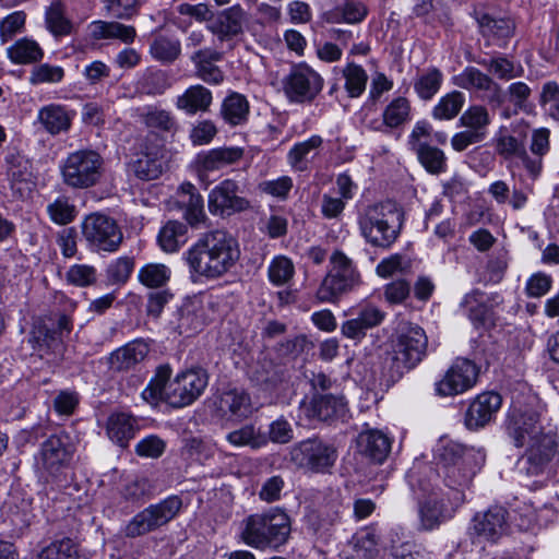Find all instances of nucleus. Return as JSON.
Instances as JSON below:
<instances>
[{
	"label": "nucleus",
	"mask_w": 559,
	"mask_h": 559,
	"mask_svg": "<svg viewBox=\"0 0 559 559\" xmlns=\"http://www.w3.org/2000/svg\"><path fill=\"white\" fill-rule=\"evenodd\" d=\"M508 511L503 507L495 506L473 519V528L479 536L497 540L508 530Z\"/></svg>",
	"instance_id": "obj_24"
},
{
	"label": "nucleus",
	"mask_w": 559,
	"mask_h": 559,
	"mask_svg": "<svg viewBox=\"0 0 559 559\" xmlns=\"http://www.w3.org/2000/svg\"><path fill=\"white\" fill-rule=\"evenodd\" d=\"M227 441L235 447H250L260 449L267 443V438L263 436L253 425H245L239 429L230 431L226 436Z\"/></svg>",
	"instance_id": "obj_53"
},
{
	"label": "nucleus",
	"mask_w": 559,
	"mask_h": 559,
	"mask_svg": "<svg viewBox=\"0 0 559 559\" xmlns=\"http://www.w3.org/2000/svg\"><path fill=\"white\" fill-rule=\"evenodd\" d=\"M290 533L288 515L274 508L267 512L249 515L245 520L242 540L254 548L278 547L286 543Z\"/></svg>",
	"instance_id": "obj_7"
},
{
	"label": "nucleus",
	"mask_w": 559,
	"mask_h": 559,
	"mask_svg": "<svg viewBox=\"0 0 559 559\" xmlns=\"http://www.w3.org/2000/svg\"><path fill=\"white\" fill-rule=\"evenodd\" d=\"M452 495L442 492L441 489H431L419 506L420 524L425 531H431L445 519L452 516L460 506L451 501Z\"/></svg>",
	"instance_id": "obj_18"
},
{
	"label": "nucleus",
	"mask_w": 559,
	"mask_h": 559,
	"mask_svg": "<svg viewBox=\"0 0 559 559\" xmlns=\"http://www.w3.org/2000/svg\"><path fill=\"white\" fill-rule=\"evenodd\" d=\"M527 135V126L524 124L523 129L519 131V135L500 134L496 140V152L503 159L509 160L518 158L525 148V139Z\"/></svg>",
	"instance_id": "obj_48"
},
{
	"label": "nucleus",
	"mask_w": 559,
	"mask_h": 559,
	"mask_svg": "<svg viewBox=\"0 0 559 559\" xmlns=\"http://www.w3.org/2000/svg\"><path fill=\"white\" fill-rule=\"evenodd\" d=\"M493 80L475 67H466L460 74L453 76V84L464 90L483 92Z\"/></svg>",
	"instance_id": "obj_55"
},
{
	"label": "nucleus",
	"mask_w": 559,
	"mask_h": 559,
	"mask_svg": "<svg viewBox=\"0 0 559 559\" xmlns=\"http://www.w3.org/2000/svg\"><path fill=\"white\" fill-rule=\"evenodd\" d=\"M136 420L127 413H115L107 420V436L111 441L124 448L134 437L136 431Z\"/></svg>",
	"instance_id": "obj_34"
},
{
	"label": "nucleus",
	"mask_w": 559,
	"mask_h": 559,
	"mask_svg": "<svg viewBox=\"0 0 559 559\" xmlns=\"http://www.w3.org/2000/svg\"><path fill=\"white\" fill-rule=\"evenodd\" d=\"M427 347L428 337L421 326L414 323L401 324L392 340V352L384 362L390 380L395 382L414 369L425 358Z\"/></svg>",
	"instance_id": "obj_5"
},
{
	"label": "nucleus",
	"mask_w": 559,
	"mask_h": 559,
	"mask_svg": "<svg viewBox=\"0 0 559 559\" xmlns=\"http://www.w3.org/2000/svg\"><path fill=\"white\" fill-rule=\"evenodd\" d=\"M460 124L473 132H477L481 138H486L487 127L490 124V117L487 108L481 105L468 107L460 117Z\"/></svg>",
	"instance_id": "obj_52"
},
{
	"label": "nucleus",
	"mask_w": 559,
	"mask_h": 559,
	"mask_svg": "<svg viewBox=\"0 0 559 559\" xmlns=\"http://www.w3.org/2000/svg\"><path fill=\"white\" fill-rule=\"evenodd\" d=\"M218 409L224 414L246 417L250 413L249 395L238 389L224 391L218 399Z\"/></svg>",
	"instance_id": "obj_44"
},
{
	"label": "nucleus",
	"mask_w": 559,
	"mask_h": 559,
	"mask_svg": "<svg viewBox=\"0 0 559 559\" xmlns=\"http://www.w3.org/2000/svg\"><path fill=\"white\" fill-rule=\"evenodd\" d=\"M464 103L465 97L463 93L452 91L439 99L431 115L436 120H451L459 115Z\"/></svg>",
	"instance_id": "obj_51"
},
{
	"label": "nucleus",
	"mask_w": 559,
	"mask_h": 559,
	"mask_svg": "<svg viewBox=\"0 0 559 559\" xmlns=\"http://www.w3.org/2000/svg\"><path fill=\"white\" fill-rule=\"evenodd\" d=\"M171 368L168 365L159 366L154 378L142 392V397L156 404L165 401L173 407H185L198 400L207 386L209 376L202 368H191L178 373L169 381Z\"/></svg>",
	"instance_id": "obj_3"
},
{
	"label": "nucleus",
	"mask_w": 559,
	"mask_h": 559,
	"mask_svg": "<svg viewBox=\"0 0 559 559\" xmlns=\"http://www.w3.org/2000/svg\"><path fill=\"white\" fill-rule=\"evenodd\" d=\"M246 12L240 4H235L219 12L210 27L219 41L230 40L243 33Z\"/></svg>",
	"instance_id": "obj_28"
},
{
	"label": "nucleus",
	"mask_w": 559,
	"mask_h": 559,
	"mask_svg": "<svg viewBox=\"0 0 559 559\" xmlns=\"http://www.w3.org/2000/svg\"><path fill=\"white\" fill-rule=\"evenodd\" d=\"M506 431L516 448L527 445V475L537 476L550 468L558 452L557 435L552 430H545L542 407L537 403L514 405L509 412Z\"/></svg>",
	"instance_id": "obj_1"
},
{
	"label": "nucleus",
	"mask_w": 559,
	"mask_h": 559,
	"mask_svg": "<svg viewBox=\"0 0 559 559\" xmlns=\"http://www.w3.org/2000/svg\"><path fill=\"white\" fill-rule=\"evenodd\" d=\"M81 233L87 248L94 252H115L123 241V234L117 221L99 212L84 217Z\"/></svg>",
	"instance_id": "obj_11"
},
{
	"label": "nucleus",
	"mask_w": 559,
	"mask_h": 559,
	"mask_svg": "<svg viewBox=\"0 0 559 559\" xmlns=\"http://www.w3.org/2000/svg\"><path fill=\"white\" fill-rule=\"evenodd\" d=\"M320 135H312L304 142L296 143L287 154L288 164L297 171L308 168V156L322 145Z\"/></svg>",
	"instance_id": "obj_47"
},
{
	"label": "nucleus",
	"mask_w": 559,
	"mask_h": 559,
	"mask_svg": "<svg viewBox=\"0 0 559 559\" xmlns=\"http://www.w3.org/2000/svg\"><path fill=\"white\" fill-rule=\"evenodd\" d=\"M539 104L549 116L559 121V85L555 81H548L543 85Z\"/></svg>",
	"instance_id": "obj_61"
},
{
	"label": "nucleus",
	"mask_w": 559,
	"mask_h": 559,
	"mask_svg": "<svg viewBox=\"0 0 559 559\" xmlns=\"http://www.w3.org/2000/svg\"><path fill=\"white\" fill-rule=\"evenodd\" d=\"M290 373L288 368L271 359H263L260 361L255 371V380L258 384L270 393L285 392L289 386Z\"/></svg>",
	"instance_id": "obj_23"
},
{
	"label": "nucleus",
	"mask_w": 559,
	"mask_h": 559,
	"mask_svg": "<svg viewBox=\"0 0 559 559\" xmlns=\"http://www.w3.org/2000/svg\"><path fill=\"white\" fill-rule=\"evenodd\" d=\"M8 58L15 64L38 62L44 57V50L34 39L23 37L7 49Z\"/></svg>",
	"instance_id": "obj_41"
},
{
	"label": "nucleus",
	"mask_w": 559,
	"mask_h": 559,
	"mask_svg": "<svg viewBox=\"0 0 559 559\" xmlns=\"http://www.w3.org/2000/svg\"><path fill=\"white\" fill-rule=\"evenodd\" d=\"M212 100L211 91L198 84L190 86L182 95L178 96L176 106L188 115H195L207 111Z\"/></svg>",
	"instance_id": "obj_35"
},
{
	"label": "nucleus",
	"mask_w": 559,
	"mask_h": 559,
	"mask_svg": "<svg viewBox=\"0 0 559 559\" xmlns=\"http://www.w3.org/2000/svg\"><path fill=\"white\" fill-rule=\"evenodd\" d=\"M157 141L156 135H148L140 144L139 151L128 164L129 171L141 180L157 179L164 169L165 150L162 143H153Z\"/></svg>",
	"instance_id": "obj_15"
},
{
	"label": "nucleus",
	"mask_w": 559,
	"mask_h": 559,
	"mask_svg": "<svg viewBox=\"0 0 559 559\" xmlns=\"http://www.w3.org/2000/svg\"><path fill=\"white\" fill-rule=\"evenodd\" d=\"M444 76L440 69L429 67L417 73L414 79V91L421 100L432 99L440 91Z\"/></svg>",
	"instance_id": "obj_38"
},
{
	"label": "nucleus",
	"mask_w": 559,
	"mask_h": 559,
	"mask_svg": "<svg viewBox=\"0 0 559 559\" xmlns=\"http://www.w3.org/2000/svg\"><path fill=\"white\" fill-rule=\"evenodd\" d=\"M437 459L443 481L449 489L448 492L452 495V503L454 506L463 504L465 489L469 487L477 471L485 463V452L448 441L437 449Z\"/></svg>",
	"instance_id": "obj_4"
},
{
	"label": "nucleus",
	"mask_w": 559,
	"mask_h": 559,
	"mask_svg": "<svg viewBox=\"0 0 559 559\" xmlns=\"http://www.w3.org/2000/svg\"><path fill=\"white\" fill-rule=\"evenodd\" d=\"M180 203L185 209L183 217L191 227H199L206 222L203 198L192 183L181 185Z\"/></svg>",
	"instance_id": "obj_32"
},
{
	"label": "nucleus",
	"mask_w": 559,
	"mask_h": 559,
	"mask_svg": "<svg viewBox=\"0 0 559 559\" xmlns=\"http://www.w3.org/2000/svg\"><path fill=\"white\" fill-rule=\"evenodd\" d=\"M182 508V499L173 495L150 504L136 513L124 526L126 537L135 538L155 532L171 522Z\"/></svg>",
	"instance_id": "obj_9"
},
{
	"label": "nucleus",
	"mask_w": 559,
	"mask_h": 559,
	"mask_svg": "<svg viewBox=\"0 0 559 559\" xmlns=\"http://www.w3.org/2000/svg\"><path fill=\"white\" fill-rule=\"evenodd\" d=\"M357 448L366 457L382 463L391 451V441L382 431L368 429L358 435Z\"/></svg>",
	"instance_id": "obj_30"
},
{
	"label": "nucleus",
	"mask_w": 559,
	"mask_h": 559,
	"mask_svg": "<svg viewBox=\"0 0 559 559\" xmlns=\"http://www.w3.org/2000/svg\"><path fill=\"white\" fill-rule=\"evenodd\" d=\"M501 404V395L496 392H485L477 395L466 411L465 426L469 430L485 427L496 416Z\"/></svg>",
	"instance_id": "obj_20"
},
{
	"label": "nucleus",
	"mask_w": 559,
	"mask_h": 559,
	"mask_svg": "<svg viewBox=\"0 0 559 559\" xmlns=\"http://www.w3.org/2000/svg\"><path fill=\"white\" fill-rule=\"evenodd\" d=\"M336 460V448L320 438L302 440L289 450V462L297 468L310 473H330Z\"/></svg>",
	"instance_id": "obj_10"
},
{
	"label": "nucleus",
	"mask_w": 559,
	"mask_h": 559,
	"mask_svg": "<svg viewBox=\"0 0 559 559\" xmlns=\"http://www.w3.org/2000/svg\"><path fill=\"white\" fill-rule=\"evenodd\" d=\"M171 277V270L163 263H146L138 272L139 282L147 288H163Z\"/></svg>",
	"instance_id": "obj_46"
},
{
	"label": "nucleus",
	"mask_w": 559,
	"mask_h": 559,
	"mask_svg": "<svg viewBox=\"0 0 559 559\" xmlns=\"http://www.w3.org/2000/svg\"><path fill=\"white\" fill-rule=\"evenodd\" d=\"M148 347L142 341H133L110 354L108 364L114 371H127L134 368L147 355Z\"/></svg>",
	"instance_id": "obj_31"
},
{
	"label": "nucleus",
	"mask_w": 559,
	"mask_h": 559,
	"mask_svg": "<svg viewBox=\"0 0 559 559\" xmlns=\"http://www.w3.org/2000/svg\"><path fill=\"white\" fill-rule=\"evenodd\" d=\"M347 412V403L342 395L313 394L307 406V416L321 421L342 418Z\"/></svg>",
	"instance_id": "obj_26"
},
{
	"label": "nucleus",
	"mask_w": 559,
	"mask_h": 559,
	"mask_svg": "<svg viewBox=\"0 0 559 559\" xmlns=\"http://www.w3.org/2000/svg\"><path fill=\"white\" fill-rule=\"evenodd\" d=\"M64 78V70L59 66L41 63L31 70L29 83L33 85L44 83H59Z\"/></svg>",
	"instance_id": "obj_60"
},
{
	"label": "nucleus",
	"mask_w": 559,
	"mask_h": 559,
	"mask_svg": "<svg viewBox=\"0 0 559 559\" xmlns=\"http://www.w3.org/2000/svg\"><path fill=\"white\" fill-rule=\"evenodd\" d=\"M188 227L178 221L167 222L158 234V245L167 253L177 252L187 241Z\"/></svg>",
	"instance_id": "obj_42"
},
{
	"label": "nucleus",
	"mask_w": 559,
	"mask_h": 559,
	"mask_svg": "<svg viewBox=\"0 0 559 559\" xmlns=\"http://www.w3.org/2000/svg\"><path fill=\"white\" fill-rule=\"evenodd\" d=\"M368 14L367 7L356 0H346L323 14V20L326 23H347L357 24L365 20Z\"/></svg>",
	"instance_id": "obj_37"
},
{
	"label": "nucleus",
	"mask_w": 559,
	"mask_h": 559,
	"mask_svg": "<svg viewBox=\"0 0 559 559\" xmlns=\"http://www.w3.org/2000/svg\"><path fill=\"white\" fill-rule=\"evenodd\" d=\"M479 369L467 358H456L444 377L436 384L439 395L451 396L472 389L477 381Z\"/></svg>",
	"instance_id": "obj_17"
},
{
	"label": "nucleus",
	"mask_w": 559,
	"mask_h": 559,
	"mask_svg": "<svg viewBox=\"0 0 559 559\" xmlns=\"http://www.w3.org/2000/svg\"><path fill=\"white\" fill-rule=\"evenodd\" d=\"M248 114L249 103L243 95L233 93L224 99L222 116L228 123L233 126L239 124L247 119Z\"/></svg>",
	"instance_id": "obj_49"
},
{
	"label": "nucleus",
	"mask_w": 559,
	"mask_h": 559,
	"mask_svg": "<svg viewBox=\"0 0 559 559\" xmlns=\"http://www.w3.org/2000/svg\"><path fill=\"white\" fill-rule=\"evenodd\" d=\"M242 156L243 148L241 147H217L199 154L195 164L200 176H203L236 164Z\"/></svg>",
	"instance_id": "obj_27"
},
{
	"label": "nucleus",
	"mask_w": 559,
	"mask_h": 559,
	"mask_svg": "<svg viewBox=\"0 0 559 559\" xmlns=\"http://www.w3.org/2000/svg\"><path fill=\"white\" fill-rule=\"evenodd\" d=\"M78 556L75 543L69 537H63L43 548L35 559H78Z\"/></svg>",
	"instance_id": "obj_57"
},
{
	"label": "nucleus",
	"mask_w": 559,
	"mask_h": 559,
	"mask_svg": "<svg viewBox=\"0 0 559 559\" xmlns=\"http://www.w3.org/2000/svg\"><path fill=\"white\" fill-rule=\"evenodd\" d=\"M75 111L61 104H49L38 110V121L50 135L68 132Z\"/></svg>",
	"instance_id": "obj_29"
},
{
	"label": "nucleus",
	"mask_w": 559,
	"mask_h": 559,
	"mask_svg": "<svg viewBox=\"0 0 559 559\" xmlns=\"http://www.w3.org/2000/svg\"><path fill=\"white\" fill-rule=\"evenodd\" d=\"M323 79L306 63L294 66L283 80V90L290 102H312L322 91Z\"/></svg>",
	"instance_id": "obj_13"
},
{
	"label": "nucleus",
	"mask_w": 559,
	"mask_h": 559,
	"mask_svg": "<svg viewBox=\"0 0 559 559\" xmlns=\"http://www.w3.org/2000/svg\"><path fill=\"white\" fill-rule=\"evenodd\" d=\"M330 262L332 267L317 290V298L322 302L337 301L359 283V273L345 253L334 251Z\"/></svg>",
	"instance_id": "obj_12"
},
{
	"label": "nucleus",
	"mask_w": 559,
	"mask_h": 559,
	"mask_svg": "<svg viewBox=\"0 0 559 559\" xmlns=\"http://www.w3.org/2000/svg\"><path fill=\"white\" fill-rule=\"evenodd\" d=\"M411 102L403 96L392 99L382 112V123L373 126L374 131H384V128L397 129L411 120Z\"/></svg>",
	"instance_id": "obj_36"
},
{
	"label": "nucleus",
	"mask_w": 559,
	"mask_h": 559,
	"mask_svg": "<svg viewBox=\"0 0 559 559\" xmlns=\"http://www.w3.org/2000/svg\"><path fill=\"white\" fill-rule=\"evenodd\" d=\"M207 207L212 215L225 218L249 210L251 203L240 195L237 181L225 179L210 191Z\"/></svg>",
	"instance_id": "obj_16"
},
{
	"label": "nucleus",
	"mask_w": 559,
	"mask_h": 559,
	"mask_svg": "<svg viewBox=\"0 0 559 559\" xmlns=\"http://www.w3.org/2000/svg\"><path fill=\"white\" fill-rule=\"evenodd\" d=\"M96 278L95 267L86 264H74L67 272V281L79 287L91 286Z\"/></svg>",
	"instance_id": "obj_64"
},
{
	"label": "nucleus",
	"mask_w": 559,
	"mask_h": 559,
	"mask_svg": "<svg viewBox=\"0 0 559 559\" xmlns=\"http://www.w3.org/2000/svg\"><path fill=\"white\" fill-rule=\"evenodd\" d=\"M477 63L501 81H511L513 79L520 78L524 72V69L521 64H515L511 59H508L502 55L491 57L489 59L478 60Z\"/></svg>",
	"instance_id": "obj_43"
},
{
	"label": "nucleus",
	"mask_w": 559,
	"mask_h": 559,
	"mask_svg": "<svg viewBox=\"0 0 559 559\" xmlns=\"http://www.w3.org/2000/svg\"><path fill=\"white\" fill-rule=\"evenodd\" d=\"M63 182L73 189H87L102 178L104 159L93 150L70 153L60 166Z\"/></svg>",
	"instance_id": "obj_8"
},
{
	"label": "nucleus",
	"mask_w": 559,
	"mask_h": 559,
	"mask_svg": "<svg viewBox=\"0 0 559 559\" xmlns=\"http://www.w3.org/2000/svg\"><path fill=\"white\" fill-rule=\"evenodd\" d=\"M8 162V177L13 195L16 199H27L34 188L32 165L21 155H10Z\"/></svg>",
	"instance_id": "obj_22"
},
{
	"label": "nucleus",
	"mask_w": 559,
	"mask_h": 559,
	"mask_svg": "<svg viewBox=\"0 0 559 559\" xmlns=\"http://www.w3.org/2000/svg\"><path fill=\"white\" fill-rule=\"evenodd\" d=\"M142 122L150 129L174 134L178 129L175 117L165 109L150 107L141 115Z\"/></svg>",
	"instance_id": "obj_50"
},
{
	"label": "nucleus",
	"mask_w": 559,
	"mask_h": 559,
	"mask_svg": "<svg viewBox=\"0 0 559 559\" xmlns=\"http://www.w3.org/2000/svg\"><path fill=\"white\" fill-rule=\"evenodd\" d=\"M134 269V259L120 257L116 259L107 270V276L114 284H124Z\"/></svg>",
	"instance_id": "obj_63"
},
{
	"label": "nucleus",
	"mask_w": 559,
	"mask_h": 559,
	"mask_svg": "<svg viewBox=\"0 0 559 559\" xmlns=\"http://www.w3.org/2000/svg\"><path fill=\"white\" fill-rule=\"evenodd\" d=\"M26 13L14 11L0 21V40L7 44L25 29Z\"/></svg>",
	"instance_id": "obj_59"
},
{
	"label": "nucleus",
	"mask_w": 559,
	"mask_h": 559,
	"mask_svg": "<svg viewBox=\"0 0 559 559\" xmlns=\"http://www.w3.org/2000/svg\"><path fill=\"white\" fill-rule=\"evenodd\" d=\"M90 34L95 40L119 39L124 44H132L136 37V31L133 26L102 20L90 24Z\"/></svg>",
	"instance_id": "obj_33"
},
{
	"label": "nucleus",
	"mask_w": 559,
	"mask_h": 559,
	"mask_svg": "<svg viewBox=\"0 0 559 559\" xmlns=\"http://www.w3.org/2000/svg\"><path fill=\"white\" fill-rule=\"evenodd\" d=\"M461 306L466 309L468 319L475 328L486 326L491 321V310L484 301V293L474 289L467 293Z\"/></svg>",
	"instance_id": "obj_40"
},
{
	"label": "nucleus",
	"mask_w": 559,
	"mask_h": 559,
	"mask_svg": "<svg viewBox=\"0 0 559 559\" xmlns=\"http://www.w3.org/2000/svg\"><path fill=\"white\" fill-rule=\"evenodd\" d=\"M46 26L49 32L56 36H66L71 33L72 24L66 17L64 8L59 1L52 2L46 10Z\"/></svg>",
	"instance_id": "obj_54"
},
{
	"label": "nucleus",
	"mask_w": 559,
	"mask_h": 559,
	"mask_svg": "<svg viewBox=\"0 0 559 559\" xmlns=\"http://www.w3.org/2000/svg\"><path fill=\"white\" fill-rule=\"evenodd\" d=\"M240 250L237 240L222 229L203 234L182 259L188 265L190 278L215 281L226 275L238 262Z\"/></svg>",
	"instance_id": "obj_2"
},
{
	"label": "nucleus",
	"mask_w": 559,
	"mask_h": 559,
	"mask_svg": "<svg viewBox=\"0 0 559 559\" xmlns=\"http://www.w3.org/2000/svg\"><path fill=\"white\" fill-rule=\"evenodd\" d=\"M294 274V263L285 255L275 257L269 265L267 275L273 285H285L293 278Z\"/></svg>",
	"instance_id": "obj_58"
},
{
	"label": "nucleus",
	"mask_w": 559,
	"mask_h": 559,
	"mask_svg": "<svg viewBox=\"0 0 559 559\" xmlns=\"http://www.w3.org/2000/svg\"><path fill=\"white\" fill-rule=\"evenodd\" d=\"M475 19L480 34L496 40L499 47H504L515 33L516 24L510 17H495L485 12H476Z\"/></svg>",
	"instance_id": "obj_25"
},
{
	"label": "nucleus",
	"mask_w": 559,
	"mask_h": 559,
	"mask_svg": "<svg viewBox=\"0 0 559 559\" xmlns=\"http://www.w3.org/2000/svg\"><path fill=\"white\" fill-rule=\"evenodd\" d=\"M414 151L423 167L431 175H439L447 169V158L442 150L429 144H416Z\"/></svg>",
	"instance_id": "obj_45"
},
{
	"label": "nucleus",
	"mask_w": 559,
	"mask_h": 559,
	"mask_svg": "<svg viewBox=\"0 0 559 559\" xmlns=\"http://www.w3.org/2000/svg\"><path fill=\"white\" fill-rule=\"evenodd\" d=\"M152 485L146 477H135L123 485L121 497L128 502H138L150 495Z\"/></svg>",
	"instance_id": "obj_62"
},
{
	"label": "nucleus",
	"mask_w": 559,
	"mask_h": 559,
	"mask_svg": "<svg viewBox=\"0 0 559 559\" xmlns=\"http://www.w3.org/2000/svg\"><path fill=\"white\" fill-rule=\"evenodd\" d=\"M385 312L373 305H365L360 307L355 317L342 323V334L350 340H362L367 331L382 323Z\"/></svg>",
	"instance_id": "obj_21"
},
{
	"label": "nucleus",
	"mask_w": 559,
	"mask_h": 559,
	"mask_svg": "<svg viewBox=\"0 0 559 559\" xmlns=\"http://www.w3.org/2000/svg\"><path fill=\"white\" fill-rule=\"evenodd\" d=\"M150 55L162 63H173L181 55V43L176 36L157 34L150 44Z\"/></svg>",
	"instance_id": "obj_39"
},
{
	"label": "nucleus",
	"mask_w": 559,
	"mask_h": 559,
	"mask_svg": "<svg viewBox=\"0 0 559 559\" xmlns=\"http://www.w3.org/2000/svg\"><path fill=\"white\" fill-rule=\"evenodd\" d=\"M345 78V90L349 97H359L366 90L368 74L365 69L354 62L348 63L343 69Z\"/></svg>",
	"instance_id": "obj_56"
},
{
	"label": "nucleus",
	"mask_w": 559,
	"mask_h": 559,
	"mask_svg": "<svg viewBox=\"0 0 559 559\" xmlns=\"http://www.w3.org/2000/svg\"><path fill=\"white\" fill-rule=\"evenodd\" d=\"M29 343L33 348L32 356H37L47 362H55L63 353V340L56 329L47 323L34 325Z\"/></svg>",
	"instance_id": "obj_19"
},
{
	"label": "nucleus",
	"mask_w": 559,
	"mask_h": 559,
	"mask_svg": "<svg viewBox=\"0 0 559 559\" xmlns=\"http://www.w3.org/2000/svg\"><path fill=\"white\" fill-rule=\"evenodd\" d=\"M73 456V449L69 437L64 435H52L41 444L35 456V467L41 477L55 476L67 467Z\"/></svg>",
	"instance_id": "obj_14"
},
{
	"label": "nucleus",
	"mask_w": 559,
	"mask_h": 559,
	"mask_svg": "<svg viewBox=\"0 0 559 559\" xmlns=\"http://www.w3.org/2000/svg\"><path fill=\"white\" fill-rule=\"evenodd\" d=\"M404 213L391 201L368 205L358 216L361 236L372 247L389 249L397 239Z\"/></svg>",
	"instance_id": "obj_6"
}]
</instances>
